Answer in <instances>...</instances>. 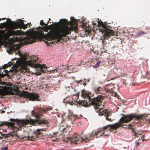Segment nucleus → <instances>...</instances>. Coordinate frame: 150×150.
Masks as SVG:
<instances>
[{"label":"nucleus","instance_id":"f257e3e1","mask_svg":"<svg viewBox=\"0 0 150 150\" xmlns=\"http://www.w3.org/2000/svg\"><path fill=\"white\" fill-rule=\"evenodd\" d=\"M60 22L63 26L57 33L51 30L47 34L45 35L43 31L41 30L38 32L33 31L23 35V37H17L15 40L17 41L23 42L25 45L32 43L38 40H40L41 39L49 41L54 40L57 43L62 39V37H66L69 34L71 31L76 32L78 30V25L75 22L72 21L70 22V27L67 26L68 21L66 19H61Z\"/></svg>","mask_w":150,"mask_h":150},{"label":"nucleus","instance_id":"f03ea898","mask_svg":"<svg viewBox=\"0 0 150 150\" xmlns=\"http://www.w3.org/2000/svg\"><path fill=\"white\" fill-rule=\"evenodd\" d=\"M133 119V114L124 115L120 119L119 123H116L113 125H109L106 126L104 127L103 129L100 128V129H98L97 131H93L91 134L89 136V137H85L84 139L81 138L80 136L76 133H74L71 138H69L68 140H69L71 143L77 144L80 143V142L81 141H85L86 143L89 142L90 140L92 139H94V136L97 135V134L100 132L101 130H103L104 132L102 134H101L100 136H102L104 134V132L106 130L109 131L110 132H113L115 133H116V130L117 129L119 128L120 127L123 126H125L124 125H122V124L124 123L128 122Z\"/></svg>","mask_w":150,"mask_h":150},{"label":"nucleus","instance_id":"7ed1b4c3","mask_svg":"<svg viewBox=\"0 0 150 150\" xmlns=\"http://www.w3.org/2000/svg\"><path fill=\"white\" fill-rule=\"evenodd\" d=\"M91 93L88 91H86L83 89L81 92L82 96L85 98H87L88 100H82L79 101L78 103L79 105L85 107H89L91 105H93L96 112L99 113V115H104L106 119L109 121H111L112 120L109 117L111 115V113L107 111V110H103L102 108L103 105H102L103 98L101 95H98L96 97L93 98L90 96Z\"/></svg>","mask_w":150,"mask_h":150},{"label":"nucleus","instance_id":"20e7f679","mask_svg":"<svg viewBox=\"0 0 150 150\" xmlns=\"http://www.w3.org/2000/svg\"><path fill=\"white\" fill-rule=\"evenodd\" d=\"M38 57L33 56L31 57V60L27 61L22 59H18L16 63V67L20 69H28L27 66L34 68L36 71L34 72L37 75H40L42 73H45L47 70L45 65H41L38 64Z\"/></svg>","mask_w":150,"mask_h":150},{"label":"nucleus","instance_id":"39448f33","mask_svg":"<svg viewBox=\"0 0 150 150\" xmlns=\"http://www.w3.org/2000/svg\"><path fill=\"white\" fill-rule=\"evenodd\" d=\"M33 116L35 117L36 120L30 119V120H22L11 119L10 120L14 122H15L16 125L17 126L20 130H21V128L25 127L28 124H30L33 125H37L45 124L48 125V122L45 120L40 119V115L37 114L33 110L31 112Z\"/></svg>","mask_w":150,"mask_h":150},{"label":"nucleus","instance_id":"423d86ee","mask_svg":"<svg viewBox=\"0 0 150 150\" xmlns=\"http://www.w3.org/2000/svg\"><path fill=\"white\" fill-rule=\"evenodd\" d=\"M98 25L100 27L99 31L102 32V34L104 33L103 36L104 39H108L111 36L116 35V33L114 32L109 27L105 25L102 22L98 21Z\"/></svg>","mask_w":150,"mask_h":150},{"label":"nucleus","instance_id":"0eeeda50","mask_svg":"<svg viewBox=\"0 0 150 150\" xmlns=\"http://www.w3.org/2000/svg\"><path fill=\"white\" fill-rule=\"evenodd\" d=\"M4 125H8L10 129H11L13 130L11 132H10L8 134H7V137H8L11 136L13 137L14 135H16V132L17 131L20 130L19 128H18V127L17 126H14V125H16V124L15 123V122L13 123L8 122H0V127H1L2 126ZM3 134L1 133H0V138H3Z\"/></svg>","mask_w":150,"mask_h":150},{"label":"nucleus","instance_id":"6e6552de","mask_svg":"<svg viewBox=\"0 0 150 150\" xmlns=\"http://www.w3.org/2000/svg\"><path fill=\"white\" fill-rule=\"evenodd\" d=\"M23 96L28 100L32 101H39V97L37 93H30L27 91H25L23 93Z\"/></svg>","mask_w":150,"mask_h":150},{"label":"nucleus","instance_id":"1a4fd4ad","mask_svg":"<svg viewBox=\"0 0 150 150\" xmlns=\"http://www.w3.org/2000/svg\"><path fill=\"white\" fill-rule=\"evenodd\" d=\"M41 130H43V129H38L34 132L33 136L31 137L28 136V140L34 141L38 139V138L41 136L42 132H41Z\"/></svg>","mask_w":150,"mask_h":150},{"label":"nucleus","instance_id":"9d476101","mask_svg":"<svg viewBox=\"0 0 150 150\" xmlns=\"http://www.w3.org/2000/svg\"><path fill=\"white\" fill-rule=\"evenodd\" d=\"M94 91L97 94H100L103 95L106 94L108 92H110L111 91L110 89H105L104 88H102L101 87L95 88H94Z\"/></svg>","mask_w":150,"mask_h":150},{"label":"nucleus","instance_id":"9b49d317","mask_svg":"<svg viewBox=\"0 0 150 150\" xmlns=\"http://www.w3.org/2000/svg\"><path fill=\"white\" fill-rule=\"evenodd\" d=\"M15 47L14 46L11 47L9 48V50L10 51V52H12L14 51L16 54H18L20 56H21L22 55V54L21 52L20 51H18V50L17 49V47H16V48H15Z\"/></svg>","mask_w":150,"mask_h":150},{"label":"nucleus","instance_id":"f8f14e48","mask_svg":"<svg viewBox=\"0 0 150 150\" xmlns=\"http://www.w3.org/2000/svg\"><path fill=\"white\" fill-rule=\"evenodd\" d=\"M74 91L75 93L73 94L72 98L74 99V100H76L78 98L79 93L76 89H74Z\"/></svg>","mask_w":150,"mask_h":150},{"label":"nucleus","instance_id":"ddd939ff","mask_svg":"<svg viewBox=\"0 0 150 150\" xmlns=\"http://www.w3.org/2000/svg\"><path fill=\"white\" fill-rule=\"evenodd\" d=\"M132 132L134 133V134L133 135L135 137H138L139 135H141L142 133V132L141 131L137 130L135 131L132 128Z\"/></svg>","mask_w":150,"mask_h":150},{"label":"nucleus","instance_id":"4468645a","mask_svg":"<svg viewBox=\"0 0 150 150\" xmlns=\"http://www.w3.org/2000/svg\"><path fill=\"white\" fill-rule=\"evenodd\" d=\"M53 24H52V25L49 26H48L47 25L46 26L43 27H41L40 26L39 27L42 30H44L46 32H47L49 30H50V27L52 26H53Z\"/></svg>","mask_w":150,"mask_h":150},{"label":"nucleus","instance_id":"2eb2a0df","mask_svg":"<svg viewBox=\"0 0 150 150\" xmlns=\"http://www.w3.org/2000/svg\"><path fill=\"white\" fill-rule=\"evenodd\" d=\"M8 23L7 22H4L3 23H1L0 24V29H2L3 28L6 27Z\"/></svg>","mask_w":150,"mask_h":150},{"label":"nucleus","instance_id":"dca6fc26","mask_svg":"<svg viewBox=\"0 0 150 150\" xmlns=\"http://www.w3.org/2000/svg\"><path fill=\"white\" fill-rule=\"evenodd\" d=\"M68 116L69 119H72L73 117H75V118L76 119L79 118L77 117V116H76V115L74 116V115L72 113L70 114V115L69 114V115H68Z\"/></svg>","mask_w":150,"mask_h":150},{"label":"nucleus","instance_id":"f3484780","mask_svg":"<svg viewBox=\"0 0 150 150\" xmlns=\"http://www.w3.org/2000/svg\"><path fill=\"white\" fill-rule=\"evenodd\" d=\"M148 32H144L143 31H139L138 33V35L140 36L143 34H146Z\"/></svg>","mask_w":150,"mask_h":150},{"label":"nucleus","instance_id":"a211bd4d","mask_svg":"<svg viewBox=\"0 0 150 150\" xmlns=\"http://www.w3.org/2000/svg\"><path fill=\"white\" fill-rule=\"evenodd\" d=\"M48 24V22H47V24L45 23H44L43 21V20H41L40 22V24L41 26H42L43 25H45V26H47Z\"/></svg>","mask_w":150,"mask_h":150},{"label":"nucleus","instance_id":"6ab92c4d","mask_svg":"<svg viewBox=\"0 0 150 150\" xmlns=\"http://www.w3.org/2000/svg\"><path fill=\"white\" fill-rule=\"evenodd\" d=\"M45 43H46L47 45L48 46H52V45L54 44L55 43V42L54 41H51V42H48L45 41Z\"/></svg>","mask_w":150,"mask_h":150},{"label":"nucleus","instance_id":"aec40b11","mask_svg":"<svg viewBox=\"0 0 150 150\" xmlns=\"http://www.w3.org/2000/svg\"><path fill=\"white\" fill-rule=\"evenodd\" d=\"M101 62H98L96 64L93 66V67L94 68H97L100 66Z\"/></svg>","mask_w":150,"mask_h":150},{"label":"nucleus","instance_id":"412c9836","mask_svg":"<svg viewBox=\"0 0 150 150\" xmlns=\"http://www.w3.org/2000/svg\"><path fill=\"white\" fill-rule=\"evenodd\" d=\"M1 94L3 96H5L8 94V93L4 91H2L1 92Z\"/></svg>","mask_w":150,"mask_h":150},{"label":"nucleus","instance_id":"4be33fe9","mask_svg":"<svg viewBox=\"0 0 150 150\" xmlns=\"http://www.w3.org/2000/svg\"><path fill=\"white\" fill-rule=\"evenodd\" d=\"M134 126V124H129L127 125H126V128H128L132 129V127Z\"/></svg>","mask_w":150,"mask_h":150},{"label":"nucleus","instance_id":"5701e85b","mask_svg":"<svg viewBox=\"0 0 150 150\" xmlns=\"http://www.w3.org/2000/svg\"><path fill=\"white\" fill-rule=\"evenodd\" d=\"M112 96H113L114 97H117V98H119V96L118 95L117 93L115 92H113L112 93Z\"/></svg>","mask_w":150,"mask_h":150},{"label":"nucleus","instance_id":"b1692460","mask_svg":"<svg viewBox=\"0 0 150 150\" xmlns=\"http://www.w3.org/2000/svg\"><path fill=\"white\" fill-rule=\"evenodd\" d=\"M51 108H46V109H44L43 110V112H45L46 111H48L51 110Z\"/></svg>","mask_w":150,"mask_h":150},{"label":"nucleus","instance_id":"393cba45","mask_svg":"<svg viewBox=\"0 0 150 150\" xmlns=\"http://www.w3.org/2000/svg\"><path fill=\"white\" fill-rule=\"evenodd\" d=\"M121 81L125 85H126L127 84V83L126 82V81L125 79H122Z\"/></svg>","mask_w":150,"mask_h":150},{"label":"nucleus","instance_id":"a878e982","mask_svg":"<svg viewBox=\"0 0 150 150\" xmlns=\"http://www.w3.org/2000/svg\"><path fill=\"white\" fill-rule=\"evenodd\" d=\"M144 135H143L141 137H140L139 138L138 140L139 141H140L142 140L143 141H144Z\"/></svg>","mask_w":150,"mask_h":150},{"label":"nucleus","instance_id":"bb28decb","mask_svg":"<svg viewBox=\"0 0 150 150\" xmlns=\"http://www.w3.org/2000/svg\"><path fill=\"white\" fill-rule=\"evenodd\" d=\"M82 82H81V83H80V84L81 85L83 84V85L84 86H85L86 84V82L85 81H82Z\"/></svg>","mask_w":150,"mask_h":150},{"label":"nucleus","instance_id":"cd10ccee","mask_svg":"<svg viewBox=\"0 0 150 150\" xmlns=\"http://www.w3.org/2000/svg\"><path fill=\"white\" fill-rule=\"evenodd\" d=\"M11 70V69H9V70H4V72L5 73L4 74V75H6Z\"/></svg>","mask_w":150,"mask_h":150},{"label":"nucleus","instance_id":"c85d7f7f","mask_svg":"<svg viewBox=\"0 0 150 150\" xmlns=\"http://www.w3.org/2000/svg\"><path fill=\"white\" fill-rule=\"evenodd\" d=\"M81 26L83 28H86L87 27V26L83 23L81 25Z\"/></svg>","mask_w":150,"mask_h":150},{"label":"nucleus","instance_id":"c756f323","mask_svg":"<svg viewBox=\"0 0 150 150\" xmlns=\"http://www.w3.org/2000/svg\"><path fill=\"white\" fill-rule=\"evenodd\" d=\"M50 73H54V72H57V70L56 69H54V70H50Z\"/></svg>","mask_w":150,"mask_h":150},{"label":"nucleus","instance_id":"7c9ffc66","mask_svg":"<svg viewBox=\"0 0 150 150\" xmlns=\"http://www.w3.org/2000/svg\"><path fill=\"white\" fill-rule=\"evenodd\" d=\"M8 149V147L7 146H5V147H2L1 150H7Z\"/></svg>","mask_w":150,"mask_h":150},{"label":"nucleus","instance_id":"2f4dec72","mask_svg":"<svg viewBox=\"0 0 150 150\" xmlns=\"http://www.w3.org/2000/svg\"><path fill=\"white\" fill-rule=\"evenodd\" d=\"M8 66L7 64H5L4 65L3 67L2 68L3 69H5L6 68L8 67Z\"/></svg>","mask_w":150,"mask_h":150},{"label":"nucleus","instance_id":"473e14b6","mask_svg":"<svg viewBox=\"0 0 150 150\" xmlns=\"http://www.w3.org/2000/svg\"><path fill=\"white\" fill-rule=\"evenodd\" d=\"M120 76H127V75L126 74L124 73L123 74H121V75H120Z\"/></svg>","mask_w":150,"mask_h":150},{"label":"nucleus","instance_id":"72a5a7b5","mask_svg":"<svg viewBox=\"0 0 150 150\" xmlns=\"http://www.w3.org/2000/svg\"><path fill=\"white\" fill-rule=\"evenodd\" d=\"M76 82L77 84H79L80 82H82V80L76 81Z\"/></svg>","mask_w":150,"mask_h":150},{"label":"nucleus","instance_id":"f704fd0d","mask_svg":"<svg viewBox=\"0 0 150 150\" xmlns=\"http://www.w3.org/2000/svg\"><path fill=\"white\" fill-rule=\"evenodd\" d=\"M136 144L137 146H138L140 145V143L139 142H136Z\"/></svg>","mask_w":150,"mask_h":150},{"label":"nucleus","instance_id":"c9c22d12","mask_svg":"<svg viewBox=\"0 0 150 150\" xmlns=\"http://www.w3.org/2000/svg\"><path fill=\"white\" fill-rule=\"evenodd\" d=\"M82 62H81L80 64H77V66H81L82 65Z\"/></svg>","mask_w":150,"mask_h":150},{"label":"nucleus","instance_id":"e433bc0d","mask_svg":"<svg viewBox=\"0 0 150 150\" xmlns=\"http://www.w3.org/2000/svg\"><path fill=\"white\" fill-rule=\"evenodd\" d=\"M92 24L93 26H96V23L94 22H92Z\"/></svg>","mask_w":150,"mask_h":150},{"label":"nucleus","instance_id":"4c0bfd02","mask_svg":"<svg viewBox=\"0 0 150 150\" xmlns=\"http://www.w3.org/2000/svg\"><path fill=\"white\" fill-rule=\"evenodd\" d=\"M82 62V65H84L85 64H86V62H85L84 61H83L82 62Z\"/></svg>","mask_w":150,"mask_h":150},{"label":"nucleus","instance_id":"58836bf2","mask_svg":"<svg viewBox=\"0 0 150 150\" xmlns=\"http://www.w3.org/2000/svg\"><path fill=\"white\" fill-rule=\"evenodd\" d=\"M58 139L57 138L55 139H52V140L53 141H57V140Z\"/></svg>","mask_w":150,"mask_h":150},{"label":"nucleus","instance_id":"ea45409f","mask_svg":"<svg viewBox=\"0 0 150 150\" xmlns=\"http://www.w3.org/2000/svg\"><path fill=\"white\" fill-rule=\"evenodd\" d=\"M104 136H107V137H108V135H107V134H106Z\"/></svg>","mask_w":150,"mask_h":150},{"label":"nucleus","instance_id":"a19ab883","mask_svg":"<svg viewBox=\"0 0 150 150\" xmlns=\"http://www.w3.org/2000/svg\"><path fill=\"white\" fill-rule=\"evenodd\" d=\"M6 18H3L2 19V20H4V19H6Z\"/></svg>","mask_w":150,"mask_h":150},{"label":"nucleus","instance_id":"79ce46f5","mask_svg":"<svg viewBox=\"0 0 150 150\" xmlns=\"http://www.w3.org/2000/svg\"><path fill=\"white\" fill-rule=\"evenodd\" d=\"M14 93H12L11 94H12V95H13V94H14Z\"/></svg>","mask_w":150,"mask_h":150},{"label":"nucleus","instance_id":"37998d69","mask_svg":"<svg viewBox=\"0 0 150 150\" xmlns=\"http://www.w3.org/2000/svg\"><path fill=\"white\" fill-rule=\"evenodd\" d=\"M89 79H88V82H89Z\"/></svg>","mask_w":150,"mask_h":150},{"label":"nucleus","instance_id":"c03bdc74","mask_svg":"<svg viewBox=\"0 0 150 150\" xmlns=\"http://www.w3.org/2000/svg\"><path fill=\"white\" fill-rule=\"evenodd\" d=\"M50 18H49V21H50Z\"/></svg>","mask_w":150,"mask_h":150},{"label":"nucleus","instance_id":"a18cd8bd","mask_svg":"<svg viewBox=\"0 0 150 150\" xmlns=\"http://www.w3.org/2000/svg\"><path fill=\"white\" fill-rule=\"evenodd\" d=\"M1 20V18H0V21Z\"/></svg>","mask_w":150,"mask_h":150},{"label":"nucleus","instance_id":"49530a36","mask_svg":"<svg viewBox=\"0 0 150 150\" xmlns=\"http://www.w3.org/2000/svg\"><path fill=\"white\" fill-rule=\"evenodd\" d=\"M5 112L4 111H3V112Z\"/></svg>","mask_w":150,"mask_h":150}]
</instances>
